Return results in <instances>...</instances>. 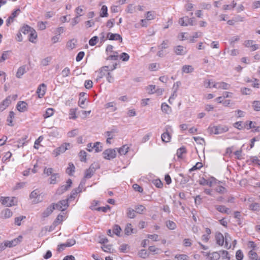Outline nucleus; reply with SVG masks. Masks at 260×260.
Wrapping results in <instances>:
<instances>
[{"label": "nucleus", "instance_id": "f257e3e1", "mask_svg": "<svg viewBox=\"0 0 260 260\" xmlns=\"http://www.w3.org/2000/svg\"><path fill=\"white\" fill-rule=\"evenodd\" d=\"M41 194L42 192L38 189L31 191L29 194V198L31 200L32 203L34 204H38L41 202L43 200V197Z\"/></svg>", "mask_w": 260, "mask_h": 260}, {"label": "nucleus", "instance_id": "f03ea898", "mask_svg": "<svg viewBox=\"0 0 260 260\" xmlns=\"http://www.w3.org/2000/svg\"><path fill=\"white\" fill-rule=\"evenodd\" d=\"M0 202L4 205L10 207L16 205L17 199L15 197H4L0 198Z\"/></svg>", "mask_w": 260, "mask_h": 260}, {"label": "nucleus", "instance_id": "7ed1b4c3", "mask_svg": "<svg viewBox=\"0 0 260 260\" xmlns=\"http://www.w3.org/2000/svg\"><path fill=\"white\" fill-rule=\"evenodd\" d=\"M99 168V166L98 164H92L89 168L85 171L84 174V178H90L94 174L96 169Z\"/></svg>", "mask_w": 260, "mask_h": 260}, {"label": "nucleus", "instance_id": "20e7f679", "mask_svg": "<svg viewBox=\"0 0 260 260\" xmlns=\"http://www.w3.org/2000/svg\"><path fill=\"white\" fill-rule=\"evenodd\" d=\"M70 144L68 143H65L62 144L60 146L54 149L52 154L55 156L56 157L58 155H60L61 153H64L68 149V147H70Z\"/></svg>", "mask_w": 260, "mask_h": 260}, {"label": "nucleus", "instance_id": "39448f33", "mask_svg": "<svg viewBox=\"0 0 260 260\" xmlns=\"http://www.w3.org/2000/svg\"><path fill=\"white\" fill-rule=\"evenodd\" d=\"M168 43L169 41L167 40L164 41L162 43L158 46V48L159 50L157 53L158 56L163 57L168 53L166 51H164V49L169 47Z\"/></svg>", "mask_w": 260, "mask_h": 260}, {"label": "nucleus", "instance_id": "423d86ee", "mask_svg": "<svg viewBox=\"0 0 260 260\" xmlns=\"http://www.w3.org/2000/svg\"><path fill=\"white\" fill-rule=\"evenodd\" d=\"M85 180H82L80 182L78 188H76L72 190V191L71 193V195H70V197L68 199V200L69 201H71V200L72 199H75L76 197V196H77V194L78 193L81 192L82 189L83 188V187L85 185Z\"/></svg>", "mask_w": 260, "mask_h": 260}, {"label": "nucleus", "instance_id": "0eeeda50", "mask_svg": "<svg viewBox=\"0 0 260 260\" xmlns=\"http://www.w3.org/2000/svg\"><path fill=\"white\" fill-rule=\"evenodd\" d=\"M23 239L21 235L19 236L17 238L14 239L11 241H5L6 245L7 247H12L19 244Z\"/></svg>", "mask_w": 260, "mask_h": 260}, {"label": "nucleus", "instance_id": "6e6552de", "mask_svg": "<svg viewBox=\"0 0 260 260\" xmlns=\"http://www.w3.org/2000/svg\"><path fill=\"white\" fill-rule=\"evenodd\" d=\"M68 200H63L59 202L57 204H54L55 205V209L59 211H64L68 207Z\"/></svg>", "mask_w": 260, "mask_h": 260}, {"label": "nucleus", "instance_id": "1a4fd4ad", "mask_svg": "<svg viewBox=\"0 0 260 260\" xmlns=\"http://www.w3.org/2000/svg\"><path fill=\"white\" fill-rule=\"evenodd\" d=\"M104 158L106 159H110L114 158L116 156V153L115 149H108L103 153Z\"/></svg>", "mask_w": 260, "mask_h": 260}, {"label": "nucleus", "instance_id": "9d476101", "mask_svg": "<svg viewBox=\"0 0 260 260\" xmlns=\"http://www.w3.org/2000/svg\"><path fill=\"white\" fill-rule=\"evenodd\" d=\"M179 23L181 26H188L193 25V18H189L188 17H183L179 19Z\"/></svg>", "mask_w": 260, "mask_h": 260}, {"label": "nucleus", "instance_id": "9b49d317", "mask_svg": "<svg viewBox=\"0 0 260 260\" xmlns=\"http://www.w3.org/2000/svg\"><path fill=\"white\" fill-rule=\"evenodd\" d=\"M245 47L249 48L252 51H254L258 49V45L254 44V41L251 40H246L244 42Z\"/></svg>", "mask_w": 260, "mask_h": 260}, {"label": "nucleus", "instance_id": "f8f14e48", "mask_svg": "<svg viewBox=\"0 0 260 260\" xmlns=\"http://www.w3.org/2000/svg\"><path fill=\"white\" fill-rule=\"evenodd\" d=\"M47 86L44 83L41 84L37 88L36 93L39 98H42L45 95Z\"/></svg>", "mask_w": 260, "mask_h": 260}, {"label": "nucleus", "instance_id": "ddd939ff", "mask_svg": "<svg viewBox=\"0 0 260 260\" xmlns=\"http://www.w3.org/2000/svg\"><path fill=\"white\" fill-rule=\"evenodd\" d=\"M66 183H67L66 185H62V186H60V187H59L57 189V190H56L57 193L60 194H62V193H63L65 191L67 190L71 187V186L72 184V180L70 179H69L67 180Z\"/></svg>", "mask_w": 260, "mask_h": 260}, {"label": "nucleus", "instance_id": "4468645a", "mask_svg": "<svg viewBox=\"0 0 260 260\" xmlns=\"http://www.w3.org/2000/svg\"><path fill=\"white\" fill-rule=\"evenodd\" d=\"M174 52L177 55H183L187 53L186 48L183 46L178 45L174 47Z\"/></svg>", "mask_w": 260, "mask_h": 260}, {"label": "nucleus", "instance_id": "2eb2a0df", "mask_svg": "<svg viewBox=\"0 0 260 260\" xmlns=\"http://www.w3.org/2000/svg\"><path fill=\"white\" fill-rule=\"evenodd\" d=\"M213 87L217 88V89H229L231 85L230 84L224 82H216L214 83L213 85Z\"/></svg>", "mask_w": 260, "mask_h": 260}, {"label": "nucleus", "instance_id": "dca6fc26", "mask_svg": "<svg viewBox=\"0 0 260 260\" xmlns=\"http://www.w3.org/2000/svg\"><path fill=\"white\" fill-rule=\"evenodd\" d=\"M215 178L212 177L209 179H206L204 178H201L199 180V184L203 185H208L210 187L212 186L213 183L215 182Z\"/></svg>", "mask_w": 260, "mask_h": 260}, {"label": "nucleus", "instance_id": "f3484780", "mask_svg": "<svg viewBox=\"0 0 260 260\" xmlns=\"http://www.w3.org/2000/svg\"><path fill=\"white\" fill-rule=\"evenodd\" d=\"M55 209V205L53 204L52 205L48 206L42 213V217L43 218H46L49 216L53 211V210Z\"/></svg>", "mask_w": 260, "mask_h": 260}, {"label": "nucleus", "instance_id": "a211bd4d", "mask_svg": "<svg viewBox=\"0 0 260 260\" xmlns=\"http://www.w3.org/2000/svg\"><path fill=\"white\" fill-rule=\"evenodd\" d=\"M10 97H7L0 103V111L2 112L5 110L11 103L10 101Z\"/></svg>", "mask_w": 260, "mask_h": 260}, {"label": "nucleus", "instance_id": "6ab92c4d", "mask_svg": "<svg viewBox=\"0 0 260 260\" xmlns=\"http://www.w3.org/2000/svg\"><path fill=\"white\" fill-rule=\"evenodd\" d=\"M107 38L110 40L120 41L121 42L122 41V38L121 36L118 34L108 32L107 34Z\"/></svg>", "mask_w": 260, "mask_h": 260}, {"label": "nucleus", "instance_id": "aec40b11", "mask_svg": "<svg viewBox=\"0 0 260 260\" xmlns=\"http://www.w3.org/2000/svg\"><path fill=\"white\" fill-rule=\"evenodd\" d=\"M27 104L26 102L24 101H20L17 103V109L19 111L24 112L27 111Z\"/></svg>", "mask_w": 260, "mask_h": 260}, {"label": "nucleus", "instance_id": "412c9836", "mask_svg": "<svg viewBox=\"0 0 260 260\" xmlns=\"http://www.w3.org/2000/svg\"><path fill=\"white\" fill-rule=\"evenodd\" d=\"M215 239L217 244L222 246L224 244V236L220 233H218L216 234Z\"/></svg>", "mask_w": 260, "mask_h": 260}, {"label": "nucleus", "instance_id": "4be33fe9", "mask_svg": "<svg viewBox=\"0 0 260 260\" xmlns=\"http://www.w3.org/2000/svg\"><path fill=\"white\" fill-rule=\"evenodd\" d=\"M19 12V9H17L13 12L11 15L6 20V24L7 26H9L13 21L14 18L17 16L18 12Z\"/></svg>", "mask_w": 260, "mask_h": 260}, {"label": "nucleus", "instance_id": "5701e85b", "mask_svg": "<svg viewBox=\"0 0 260 260\" xmlns=\"http://www.w3.org/2000/svg\"><path fill=\"white\" fill-rule=\"evenodd\" d=\"M12 212L9 209H6L2 211L1 216L3 218H8L12 216Z\"/></svg>", "mask_w": 260, "mask_h": 260}, {"label": "nucleus", "instance_id": "b1692460", "mask_svg": "<svg viewBox=\"0 0 260 260\" xmlns=\"http://www.w3.org/2000/svg\"><path fill=\"white\" fill-rule=\"evenodd\" d=\"M110 72L109 67L108 66H104L102 67L99 73V77L100 78H103L104 76L107 75V73Z\"/></svg>", "mask_w": 260, "mask_h": 260}, {"label": "nucleus", "instance_id": "393cba45", "mask_svg": "<svg viewBox=\"0 0 260 260\" xmlns=\"http://www.w3.org/2000/svg\"><path fill=\"white\" fill-rule=\"evenodd\" d=\"M232 240V238L230 236V235L228 234L225 233V236L224 237V243H225L224 247L228 248H230L231 247V245L230 244V242Z\"/></svg>", "mask_w": 260, "mask_h": 260}, {"label": "nucleus", "instance_id": "a878e982", "mask_svg": "<svg viewBox=\"0 0 260 260\" xmlns=\"http://www.w3.org/2000/svg\"><path fill=\"white\" fill-rule=\"evenodd\" d=\"M215 208L217 209V210H218L219 212L221 213H226L228 214H229L230 213V209L225 207L224 206L217 205L215 206Z\"/></svg>", "mask_w": 260, "mask_h": 260}, {"label": "nucleus", "instance_id": "bb28decb", "mask_svg": "<svg viewBox=\"0 0 260 260\" xmlns=\"http://www.w3.org/2000/svg\"><path fill=\"white\" fill-rule=\"evenodd\" d=\"M194 68L190 65H184L182 67V71L183 73L188 74L193 72Z\"/></svg>", "mask_w": 260, "mask_h": 260}, {"label": "nucleus", "instance_id": "cd10ccee", "mask_svg": "<svg viewBox=\"0 0 260 260\" xmlns=\"http://www.w3.org/2000/svg\"><path fill=\"white\" fill-rule=\"evenodd\" d=\"M217 131L218 132V134L225 133L229 131V127L228 126L225 125H216Z\"/></svg>", "mask_w": 260, "mask_h": 260}, {"label": "nucleus", "instance_id": "c85d7f7f", "mask_svg": "<svg viewBox=\"0 0 260 260\" xmlns=\"http://www.w3.org/2000/svg\"><path fill=\"white\" fill-rule=\"evenodd\" d=\"M129 147L127 145H124L121 147L119 148L118 152L120 155H125L128 151Z\"/></svg>", "mask_w": 260, "mask_h": 260}, {"label": "nucleus", "instance_id": "c756f323", "mask_svg": "<svg viewBox=\"0 0 260 260\" xmlns=\"http://www.w3.org/2000/svg\"><path fill=\"white\" fill-rule=\"evenodd\" d=\"M248 123V127L247 128V129L250 128H253V131L254 132H260V126H256L254 125L255 122H253L252 121H247L246 123Z\"/></svg>", "mask_w": 260, "mask_h": 260}, {"label": "nucleus", "instance_id": "7c9ffc66", "mask_svg": "<svg viewBox=\"0 0 260 260\" xmlns=\"http://www.w3.org/2000/svg\"><path fill=\"white\" fill-rule=\"evenodd\" d=\"M220 257V254L217 252H213L208 255L209 260H218Z\"/></svg>", "mask_w": 260, "mask_h": 260}, {"label": "nucleus", "instance_id": "2f4dec72", "mask_svg": "<svg viewBox=\"0 0 260 260\" xmlns=\"http://www.w3.org/2000/svg\"><path fill=\"white\" fill-rule=\"evenodd\" d=\"M54 110L53 108H48L46 109L45 113L43 115L44 119H46L52 116L54 114Z\"/></svg>", "mask_w": 260, "mask_h": 260}, {"label": "nucleus", "instance_id": "473e14b6", "mask_svg": "<svg viewBox=\"0 0 260 260\" xmlns=\"http://www.w3.org/2000/svg\"><path fill=\"white\" fill-rule=\"evenodd\" d=\"M161 138L163 142H169L171 138V134L168 132H165L161 135Z\"/></svg>", "mask_w": 260, "mask_h": 260}, {"label": "nucleus", "instance_id": "72a5a7b5", "mask_svg": "<svg viewBox=\"0 0 260 260\" xmlns=\"http://www.w3.org/2000/svg\"><path fill=\"white\" fill-rule=\"evenodd\" d=\"M134 233V229L131 223H127L124 229V233L126 235H130Z\"/></svg>", "mask_w": 260, "mask_h": 260}, {"label": "nucleus", "instance_id": "f704fd0d", "mask_svg": "<svg viewBox=\"0 0 260 260\" xmlns=\"http://www.w3.org/2000/svg\"><path fill=\"white\" fill-rule=\"evenodd\" d=\"M15 116V113L13 111H11L9 112V116L8 117H7V121L8 122V125H10V126H13V118Z\"/></svg>", "mask_w": 260, "mask_h": 260}, {"label": "nucleus", "instance_id": "c9c22d12", "mask_svg": "<svg viewBox=\"0 0 260 260\" xmlns=\"http://www.w3.org/2000/svg\"><path fill=\"white\" fill-rule=\"evenodd\" d=\"M219 253L220 254V257H221L222 260L230 259V257L227 251L224 250H220L219 251Z\"/></svg>", "mask_w": 260, "mask_h": 260}, {"label": "nucleus", "instance_id": "e433bc0d", "mask_svg": "<svg viewBox=\"0 0 260 260\" xmlns=\"http://www.w3.org/2000/svg\"><path fill=\"white\" fill-rule=\"evenodd\" d=\"M77 41L75 39H72L68 42L67 47L68 49L72 50L76 46Z\"/></svg>", "mask_w": 260, "mask_h": 260}, {"label": "nucleus", "instance_id": "4c0bfd02", "mask_svg": "<svg viewBox=\"0 0 260 260\" xmlns=\"http://www.w3.org/2000/svg\"><path fill=\"white\" fill-rule=\"evenodd\" d=\"M186 153V149L185 147H182L178 149L176 155L178 158H182L183 154Z\"/></svg>", "mask_w": 260, "mask_h": 260}, {"label": "nucleus", "instance_id": "58836bf2", "mask_svg": "<svg viewBox=\"0 0 260 260\" xmlns=\"http://www.w3.org/2000/svg\"><path fill=\"white\" fill-rule=\"evenodd\" d=\"M92 210H97L98 211H102L103 212H106L108 210L110 209V207L109 205H106L105 207L94 208L93 206H91Z\"/></svg>", "mask_w": 260, "mask_h": 260}, {"label": "nucleus", "instance_id": "ea45409f", "mask_svg": "<svg viewBox=\"0 0 260 260\" xmlns=\"http://www.w3.org/2000/svg\"><path fill=\"white\" fill-rule=\"evenodd\" d=\"M135 212L134 209L128 208L126 210V215L129 218H134L136 216Z\"/></svg>", "mask_w": 260, "mask_h": 260}, {"label": "nucleus", "instance_id": "a19ab883", "mask_svg": "<svg viewBox=\"0 0 260 260\" xmlns=\"http://www.w3.org/2000/svg\"><path fill=\"white\" fill-rule=\"evenodd\" d=\"M26 72L25 67L24 66L20 67L17 70L16 76L17 78H21V77Z\"/></svg>", "mask_w": 260, "mask_h": 260}, {"label": "nucleus", "instance_id": "79ce46f5", "mask_svg": "<svg viewBox=\"0 0 260 260\" xmlns=\"http://www.w3.org/2000/svg\"><path fill=\"white\" fill-rule=\"evenodd\" d=\"M93 150L95 152H99L102 151L103 147L101 146L100 142H97L93 144Z\"/></svg>", "mask_w": 260, "mask_h": 260}, {"label": "nucleus", "instance_id": "37998d69", "mask_svg": "<svg viewBox=\"0 0 260 260\" xmlns=\"http://www.w3.org/2000/svg\"><path fill=\"white\" fill-rule=\"evenodd\" d=\"M29 33V40L31 42L34 43L37 37V32L35 29H32Z\"/></svg>", "mask_w": 260, "mask_h": 260}, {"label": "nucleus", "instance_id": "c03bdc74", "mask_svg": "<svg viewBox=\"0 0 260 260\" xmlns=\"http://www.w3.org/2000/svg\"><path fill=\"white\" fill-rule=\"evenodd\" d=\"M259 208H260L259 204L257 203H252L249 206V209L253 211H259Z\"/></svg>", "mask_w": 260, "mask_h": 260}, {"label": "nucleus", "instance_id": "a18cd8bd", "mask_svg": "<svg viewBox=\"0 0 260 260\" xmlns=\"http://www.w3.org/2000/svg\"><path fill=\"white\" fill-rule=\"evenodd\" d=\"M100 16L102 17H106L108 16V8L106 6L104 5L102 7Z\"/></svg>", "mask_w": 260, "mask_h": 260}, {"label": "nucleus", "instance_id": "49530a36", "mask_svg": "<svg viewBox=\"0 0 260 260\" xmlns=\"http://www.w3.org/2000/svg\"><path fill=\"white\" fill-rule=\"evenodd\" d=\"M105 108L106 109L111 108L112 111H115L117 110V108L116 107V103L114 102H111L106 104L105 105Z\"/></svg>", "mask_w": 260, "mask_h": 260}, {"label": "nucleus", "instance_id": "de8ad7c7", "mask_svg": "<svg viewBox=\"0 0 260 260\" xmlns=\"http://www.w3.org/2000/svg\"><path fill=\"white\" fill-rule=\"evenodd\" d=\"M121 229L119 225L115 224L113 228V233L116 235L117 236H120Z\"/></svg>", "mask_w": 260, "mask_h": 260}, {"label": "nucleus", "instance_id": "09e8293b", "mask_svg": "<svg viewBox=\"0 0 260 260\" xmlns=\"http://www.w3.org/2000/svg\"><path fill=\"white\" fill-rule=\"evenodd\" d=\"M161 110L166 113H169L171 111V107L166 103H163L161 106Z\"/></svg>", "mask_w": 260, "mask_h": 260}, {"label": "nucleus", "instance_id": "8fccbe9b", "mask_svg": "<svg viewBox=\"0 0 260 260\" xmlns=\"http://www.w3.org/2000/svg\"><path fill=\"white\" fill-rule=\"evenodd\" d=\"M75 168L74 165L73 164L70 163L66 170V172L69 175H71L72 173L75 172Z\"/></svg>", "mask_w": 260, "mask_h": 260}, {"label": "nucleus", "instance_id": "3c124183", "mask_svg": "<svg viewBox=\"0 0 260 260\" xmlns=\"http://www.w3.org/2000/svg\"><path fill=\"white\" fill-rule=\"evenodd\" d=\"M249 256L251 260H260V258L258 259L257 253L253 250H251L249 252Z\"/></svg>", "mask_w": 260, "mask_h": 260}, {"label": "nucleus", "instance_id": "603ef678", "mask_svg": "<svg viewBox=\"0 0 260 260\" xmlns=\"http://www.w3.org/2000/svg\"><path fill=\"white\" fill-rule=\"evenodd\" d=\"M76 110H77L76 108H72L70 110V112H69V118L70 119H76V118H77L76 114Z\"/></svg>", "mask_w": 260, "mask_h": 260}, {"label": "nucleus", "instance_id": "864d4df0", "mask_svg": "<svg viewBox=\"0 0 260 260\" xmlns=\"http://www.w3.org/2000/svg\"><path fill=\"white\" fill-rule=\"evenodd\" d=\"M52 59V57L50 56L47 57L43 59L41 61V64L43 66H48Z\"/></svg>", "mask_w": 260, "mask_h": 260}, {"label": "nucleus", "instance_id": "5fc2aeb1", "mask_svg": "<svg viewBox=\"0 0 260 260\" xmlns=\"http://www.w3.org/2000/svg\"><path fill=\"white\" fill-rule=\"evenodd\" d=\"M103 250L106 252L111 253L113 251L112 246L110 245H103L102 246Z\"/></svg>", "mask_w": 260, "mask_h": 260}, {"label": "nucleus", "instance_id": "6e6d98bb", "mask_svg": "<svg viewBox=\"0 0 260 260\" xmlns=\"http://www.w3.org/2000/svg\"><path fill=\"white\" fill-rule=\"evenodd\" d=\"M27 139V136H25L24 137L22 138L21 139H19L18 141V143H19V145H18V147H23L27 143V140H26Z\"/></svg>", "mask_w": 260, "mask_h": 260}, {"label": "nucleus", "instance_id": "4d7b16f0", "mask_svg": "<svg viewBox=\"0 0 260 260\" xmlns=\"http://www.w3.org/2000/svg\"><path fill=\"white\" fill-rule=\"evenodd\" d=\"M11 156L12 153L10 151H8L6 153H5V154L2 158V160L4 163H5L7 161H9L10 158H11Z\"/></svg>", "mask_w": 260, "mask_h": 260}, {"label": "nucleus", "instance_id": "13d9d810", "mask_svg": "<svg viewBox=\"0 0 260 260\" xmlns=\"http://www.w3.org/2000/svg\"><path fill=\"white\" fill-rule=\"evenodd\" d=\"M137 213L139 214H142L143 212L146 210L145 207L142 205H138L135 207Z\"/></svg>", "mask_w": 260, "mask_h": 260}, {"label": "nucleus", "instance_id": "bf43d9fd", "mask_svg": "<svg viewBox=\"0 0 260 260\" xmlns=\"http://www.w3.org/2000/svg\"><path fill=\"white\" fill-rule=\"evenodd\" d=\"M252 107L254 111H260V102L258 101H254L252 103Z\"/></svg>", "mask_w": 260, "mask_h": 260}, {"label": "nucleus", "instance_id": "052dcab7", "mask_svg": "<svg viewBox=\"0 0 260 260\" xmlns=\"http://www.w3.org/2000/svg\"><path fill=\"white\" fill-rule=\"evenodd\" d=\"M33 28L29 26L28 25H25L22 27L21 31L24 34H27L29 33Z\"/></svg>", "mask_w": 260, "mask_h": 260}, {"label": "nucleus", "instance_id": "680f3d73", "mask_svg": "<svg viewBox=\"0 0 260 260\" xmlns=\"http://www.w3.org/2000/svg\"><path fill=\"white\" fill-rule=\"evenodd\" d=\"M166 225L170 230H174L176 227V223L171 220L167 221Z\"/></svg>", "mask_w": 260, "mask_h": 260}, {"label": "nucleus", "instance_id": "e2e57ef3", "mask_svg": "<svg viewBox=\"0 0 260 260\" xmlns=\"http://www.w3.org/2000/svg\"><path fill=\"white\" fill-rule=\"evenodd\" d=\"M86 152L84 150H81L79 152V155L80 160L82 161H86Z\"/></svg>", "mask_w": 260, "mask_h": 260}, {"label": "nucleus", "instance_id": "0e129e2a", "mask_svg": "<svg viewBox=\"0 0 260 260\" xmlns=\"http://www.w3.org/2000/svg\"><path fill=\"white\" fill-rule=\"evenodd\" d=\"M140 257L145 258L148 256V253L145 249H142L139 252Z\"/></svg>", "mask_w": 260, "mask_h": 260}, {"label": "nucleus", "instance_id": "69168bd1", "mask_svg": "<svg viewBox=\"0 0 260 260\" xmlns=\"http://www.w3.org/2000/svg\"><path fill=\"white\" fill-rule=\"evenodd\" d=\"M98 37L97 36H94L91 38L89 41V45L93 46L96 44L98 43Z\"/></svg>", "mask_w": 260, "mask_h": 260}, {"label": "nucleus", "instance_id": "338daca9", "mask_svg": "<svg viewBox=\"0 0 260 260\" xmlns=\"http://www.w3.org/2000/svg\"><path fill=\"white\" fill-rule=\"evenodd\" d=\"M120 58L123 61H127L129 59V56L127 53L123 52L120 54Z\"/></svg>", "mask_w": 260, "mask_h": 260}, {"label": "nucleus", "instance_id": "774afa93", "mask_svg": "<svg viewBox=\"0 0 260 260\" xmlns=\"http://www.w3.org/2000/svg\"><path fill=\"white\" fill-rule=\"evenodd\" d=\"M175 257L178 260H188V256L186 254H177Z\"/></svg>", "mask_w": 260, "mask_h": 260}]
</instances>
